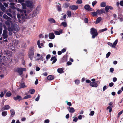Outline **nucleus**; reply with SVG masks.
Wrapping results in <instances>:
<instances>
[{
    "instance_id": "obj_1",
    "label": "nucleus",
    "mask_w": 123,
    "mask_h": 123,
    "mask_svg": "<svg viewBox=\"0 0 123 123\" xmlns=\"http://www.w3.org/2000/svg\"><path fill=\"white\" fill-rule=\"evenodd\" d=\"M8 31H10L15 30L16 31H18L19 30V28L18 25L14 23H12L11 28L9 27L8 28Z\"/></svg>"
},
{
    "instance_id": "obj_2",
    "label": "nucleus",
    "mask_w": 123,
    "mask_h": 123,
    "mask_svg": "<svg viewBox=\"0 0 123 123\" xmlns=\"http://www.w3.org/2000/svg\"><path fill=\"white\" fill-rule=\"evenodd\" d=\"M90 33L92 35V38H94L98 34V33L96 29L93 28H91Z\"/></svg>"
},
{
    "instance_id": "obj_3",
    "label": "nucleus",
    "mask_w": 123,
    "mask_h": 123,
    "mask_svg": "<svg viewBox=\"0 0 123 123\" xmlns=\"http://www.w3.org/2000/svg\"><path fill=\"white\" fill-rule=\"evenodd\" d=\"M25 3L26 6L30 8H32L34 7V4L33 2L30 0H27L25 1Z\"/></svg>"
},
{
    "instance_id": "obj_4",
    "label": "nucleus",
    "mask_w": 123,
    "mask_h": 123,
    "mask_svg": "<svg viewBox=\"0 0 123 123\" xmlns=\"http://www.w3.org/2000/svg\"><path fill=\"white\" fill-rule=\"evenodd\" d=\"M34 49L33 48H32L30 49L29 51V56L31 60H32L33 58L34 54Z\"/></svg>"
},
{
    "instance_id": "obj_5",
    "label": "nucleus",
    "mask_w": 123,
    "mask_h": 123,
    "mask_svg": "<svg viewBox=\"0 0 123 123\" xmlns=\"http://www.w3.org/2000/svg\"><path fill=\"white\" fill-rule=\"evenodd\" d=\"M26 69L25 68H17L15 71L18 73L19 74L21 75L23 74V71H25Z\"/></svg>"
},
{
    "instance_id": "obj_6",
    "label": "nucleus",
    "mask_w": 123,
    "mask_h": 123,
    "mask_svg": "<svg viewBox=\"0 0 123 123\" xmlns=\"http://www.w3.org/2000/svg\"><path fill=\"white\" fill-rule=\"evenodd\" d=\"M117 42L118 40L117 39L116 40L113 44L110 42H108L107 43V44L112 48H115L116 45L117 44Z\"/></svg>"
},
{
    "instance_id": "obj_7",
    "label": "nucleus",
    "mask_w": 123,
    "mask_h": 123,
    "mask_svg": "<svg viewBox=\"0 0 123 123\" xmlns=\"http://www.w3.org/2000/svg\"><path fill=\"white\" fill-rule=\"evenodd\" d=\"M10 108V106L8 105H5L1 109L2 111L5 110H7L9 109Z\"/></svg>"
},
{
    "instance_id": "obj_8",
    "label": "nucleus",
    "mask_w": 123,
    "mask_h": 123,
    "mask_svg": "<svg viewBox=\"0 0 123 123\" xmlns=\"http://www.w3.org/2000/svg\"><path fill=\"white\" fill-rule=\"evenodd\" d=\"M113 8L112 6H105V10L106 12H108L109 9L112 10Z\"/></svg>"
},
{
    "instance_id": "obj_9",
    "label": "nucleus",
    "mask_w": 123,
    "mask_h": 123,
    "mask_svg": "<svg viewBox=\"0 0 123 123\" xmlns=\"http://www.w3.org/2000/svg\"><path fill=\"white\" fill-rule=\"evenodd\" d=\"M49 39H53L55 37V36L53 33H50L49 35Z\"/></svg>"
},
{
    "instance_id": "obj_10",
    "label": "nucleus",
    "mask_w": 123,
    "mask_h": 123,
    "mask_svg": "<svg viewBox=\"0 0 123 123\" xmlns=\"http://www.w3.org/2000/svg\"><path fill=\"white\" fill-rule=\"evenodd\" d=\"M7 31L6 29L4 30L3 31V35L4 39L6 38L7 37V35L6 34Z\"/></svg>"
},
{
    "instance_id": "obj_11",
    "label": "nucleus",
    "mask_w": 123,
    "mask_h": 123,
    "mask_svg": "<svg viewBox=\"0 0 123 123\" xmlns=\"http://www.w3.org/2000/svg\"><path fill=\"white\" fill-rule=\"evenodd\" d=\"M54 32L55 35H59L62 33V30L61 29L59 31H54Z\"/></svg>"
},
{
    "instance_id": "obj_12",
    "label": "nucleus",
    "mask_w": 123,
    "mask_h": 123,
    "mask_svg": "<svg viewBox=\"0 0 123 123\" xmlns=\"http://www.w3.org/2000/svg\"><path fill=\"white\" fill-rule=\"evenodd\" d=\"M68 109L70 113H73L75 111L73 107H69L68 108Z\"/></svg>"
},
{
    "instance_id": "obj_13",
    "label": "nucleus",
    "mask_w": 123,
    "mask_h": 123,
    "mask_svg": "<svg viewBox=\"0 0 123 123\" xmlns=\"http://www.w3.org/2000/svg\"><path fill=\"white\" fill-rule=\"evenodd\" d=\"M90 85L93 87H97L98 86L97 84L95 82H91L90 84Z\"/></svg>"
},
{
    "instance_id": "obj_14",
    "label": "nucleus",
    "mask_w": 123,
    "mask_h": 123,
    "mask_svg": "<svg viewBox=\"0 0 123 123\" xmlns=\"http://www.w3.org/2000/svg\"><path fill=\"white\" fill-rule=\"evenodd\" d=\"M69 8L72 10H76L78 9V6L75 5H73L70 6Z\"/></svg>"
},
{
    "instance_id": "obj_15",
    "label": "nucleus",
    "mask_w": 123,
    "mask_h": 123,
    "mask_svg": "<svg viewBox=\"0 0 123 123\" xmlns=\"http://www.w3.org/2000/svg\"><path fill=\"white\" fill-rule=\"evenodd\" d=\"M84 8L88 11H91L92 10V9L90 8L89 5H86L84 6Z\"/></svg>"
},
{
    "instance_id": "obj_16",
    "label": "nucleus",
    "mask_w": 123,
    "mask_h": 123,
    "mask_svg": "<svg viewBox=\"0 0 123 123\" xmlns=\"http://www.w3.org/2000/svg\"><path fill=\"white\" fill-rule=\"evenodd\" d=\"M4 18L6 19L7 21H10L11 20V18L8 17L6 15L4 14L3 16Z\"/></svg>"
},
{
    "instance_id": "obj_17",
    "label": "nucleus",
    "mask_w": 123,
    "mask_h": 123,
    "mask_svg": "<svg viewBox=\"0 0 123 123\" xmlns=\"http://www.w3.org/2000/svg\"><path fill=\"white\" fill-rule=\"evenodd\" d=\"M14 99L15 100H20L22 99V98L20 96H17L16 97H14Z\"/></svg>"
},
{
    "instance_id": "obj_18",
    "label": "nucleus",
    "mask_w": 123,
    "mask_h": 123,
    "mask_svg": "<svg viewBox=\"0 0 123 123\" xmlns=\"http://www.w3.org/2000/svg\"><path fill=\"white\" fill-rule=\"evenodd\" d=\"M10 23H11V25L12 24V21H6V22L5 24L6 25L8 26V28L9 27H11L10 26Z\"/></svg>"
},
{
    "instance_id": "obj_19",
    "label": "nucleus",
    "mask_w": 123,
    "mask_h": 123,
    "mask_svg": "<svg viewBox=\"0 0 123 123\" xmlns=\"http://www.w3.org/2000/svg\"><path fill=\"white\" fill-rule=\"evenodd\" d=\"M57 71L60 74H62L64 72V71H63V69L61 68H58L57 70Z\"/></svg>"
},
{
    "instance_id": "obj_20",
    "label": "nucleus",
    "mask_w": 123,
    "mask_h": 123,
    "mask_svg": "<svg viewBox=\"0 0 123 123\" xmlns=\"http://www.w3.org/2000/svg\"><path fill=\"white\" fill-rule=\"evenodd\" d=\"M49 21L51 23H55V20L53 18H50L48 19Z\"/></svg>"
},
{
    "instance_id": "obj_21",
    "label": "nucleus",
    "mask_w": 123,
    "mask_h": 123,
    "mask_svg": "<svg viewBox=\"0 0 123 123\" xmlns=\"http://www.w3.org/2000/svg\"><path fill=\"white\" fill-rule=\"evenodd\" d=\"M50 60L51 61H53L52 63L53 64L55 63L56 62V61L57 59L55 58V57H51Z\"/></svg>"
},
{
    "instance_id": "obj_22",
    "label": "nucleus",
    "mask_w": 123,
    "mask_h": 123,
    "mask_svg": "<svg viewBox=\"0 0 123 123\" xmlns=\"http://www.w3.org/2000/svg\"><path fill=\"white\" fill-rule=\"evenodd\" d=\"M47 78L48 80H53L54 78V77L51 75H49L47 77Z\"/></svg>"
},
{
    "instance_id": "obj_23",
    "label": "nucleus",
    "mask_w": 123,
    "mask_h": 123,
    "mask_svg": "<svg viewBox=\"0 0 123 123\" xmlns=\"http://www.w3.org/2000/svg\"><path fill=\"white\" fill-rule=\"evenodd\" d=\"M19 42L18 41H15L13 42V44L14 45V46H17L18 45L19 43Z\"/></svg>"
},
{
    "instance_id": "obj_24",
    "label": "nucleus",
    "mask_w": 123,
    "mask_h": 123,
    "mask_svg": "<svg viewBox=\"0 0 123 123\" xmlns=\"http://www.w3.org/2000/svg\"><path fill=\"white\" fill-rule=\"evenodd\" d=\"M106 3L105 2H102L100 4V6L102 7H104L106 6Z\"/></svg>"
},
{
    "instance_id": "obj_25",
    "label": "nucleus",
    "mask_w": 123,
    "mask_h": 123,
    "mask_svg": "<svg viewBox=\"0 0 123 123\" xmlns=\"http://www.w3.org/2000/svg\"><path fill=\"white\" fill-rule=\"evenodd\" d=\"M38 13V12L36 11L34 12L32 15V18H34L36 17Z\"/></svg>"
},
{
    "instance_id": "obj_26",
    "label": "nucleus",
    "mask_w": 123,
    "mask_h": 123,
    "mask_svg": "<svg viewBox=\"0 0 123 123\" xmlns=\"http://www.w3.org/2000/svg\"><path fill=\"white\" fill-rule=\"evenodd\" d=\"M61 25H62L64 27H65L67 26V24L66 22H63L61 23V25L60 26H61Z\"/></svg>"
},
{
    "instance_id": "obj_27",
    "label": "nucleus",
    "mask_w": 123,
    "mask_h": 123,
    "mask_svg": "<svg viewBox=\"0 0 123 123\" xmlns=\"http://www.w3.org/2000/svg\"><path fill=\"white\" fill-rule=\"evenodd\" d=\"M101 20V18L100 17L98 18L97 19L96 21L95 22L96 24H98L99 23Z\"/></svg>"
},
{
    "instance_id": "obj_28",
    "label": "nucleus",
    "mask_w": 123,
    "mask_h": 123,
    "mask_svg": "<svg viewBox=\"0 0 123 123\" xmlns=\"http://www.w3.org/2000/svg\"><path fill=\"white\" fill-rule=\"evenodd\" d=\"M7 114V111H5L2 112V115L3 117L6 116Z\"/></svg>"
},
{
    "instance_id": "obj_29",
    "label": "nucleus",
    "mask_w": 123,
    "mask_h": 123,
    "mask_svg": "<svg viewBox=\"0 0 123 123\" xmlns=\"http://www.w3.org/2000/svg\"><path fill=\"white\" fill-rule=\"evenodd\" d=\"M29 93L31 94H33L35 92V90L31 89V90H30L29 91Z\"/></svg>"
},
{
    "instance_id": "obj_30",
    "label": "nucleus",
    "mask_w": 123,
    "mask_h": 123,
    "mask_svg": "<svg viewBox=\"0 0 123 123\" xmlns=\"http://www.w3.org/2000/svg\"><path fill=\"white\" fill-rule=\"evenodd\" d=\"M31 95H27L24 97L23 98V99H26L29 98H31Z\"/></svg>"
},
{
    "instance_id": "obj_31",
    "label": "nucleus",
    "mask_w": 123,
    "mask_h": 123,
    "mask_svg": "<svg viewBox=\"0 0 123 123\" xmlns=\"http://www.w3.org/2000/svg\"><path fill=\"white\" fill-rule=\"evenodd\" d=\"M67 14L69 17H70L71 15V13L70 11H68L67 12Z\"/></svg>"
},
{
    "instance_id": "obj_32",
    "label": "nucleus",
    "mask_w": 123,
    "mask_h": 123,
    "mask_svg": "<svg viewBox=\"0 0 123 123\" xmlns=\"http://www.w3.org/2000/svg\"><path fill=\"white\" fill-rule=\"evenodd\" d=\"M91 14L92 16L93 17L96 16L97 15V12H91Z\"/></svg>"
},
{
    "instance_id": "obj_33",
    "label": "nucleus",
    "mask_w": 123,
    "mask_h": 123,
    "mask_svg": "<svg viewBox=\"0 0 123 123\" xmlns=\"http://www.w3.org/2000/svg\"><path fill=\"white\" fill-rule=\"evenodd\" d=\"M21 5L22 6V8L24 9H25L26 8V4H25L24 3H22Z\"/></svg>"
},
{
    "instance_id": "obj_34",
    "label": "nucleus",
    "mask_w": 123,
    "mask_h": 123,
    "mask_svg": "<svg viewBox=\"0 0 123 123\" xmlns=\"http://www.w3.org/2000/svg\"><path fill=\"white\" fill-rule=\"evenodd\" d=\"M11 114V115H14L15 114L14 110L13 109L10 110Z\"/></svg>"
},
{
    "instance_id": "obj_35",
    "label": "nucleus",
    "mask_w": 123,
    "mask_h": 123,
    "mask_svg": "<svg viewBox=\"0 0 123 123\" xmlns=\"http://www.w3.org/2000/svg\"><path fill=\"white\" fill-rule=\"evenodd\" d=\"M45 55L44 53L43 54H42L41 56V57L40 58V59L42 61H43L44 59L43 58V57H44L45 56Z\"/></svg>"
},
{
    "instance_id": "obj_36",
    "label": "nucleus",
    "mask_w": 123,
    "mask_h": 123,
    "mask_svg": "<svg viewBox=\"0 0 123 123\" xmlns=\"http://www.w3.org/2000/svg\"><path fill=\"white\" fill-rule=\"evenodd\" d=\"M12 95L11 93L10 92L6 93V95L7 96L9 97L10 96Z\"/></svg>"
},
{
    "instance_id": "obj_37",
    "label": "nucleus",
    "mask_w": 123,
    "mask_h": 123,
    "mask_svg": "<svg viewBox=\"0 0 123 123\" xmlns=\"http://www.w3.org/2000/svg\"><path fill=\"white\" fill-rule=\"evenodd\" d=\"M20 86L22 88L26 87V86L25 85V84L24 83H22L21 84Z\"/></svg>"
},
{
    "instance_id": "obj_38",
    "label": "nucleus",
    "mask_w": 123,
    "mask_h": 123,
    "mask_svg": "<svg viewBox=\"0 0 123 123\" xmlns=\"http://www.w3.org/2000/svg\"><path fill=\"white\" fill-rule=\"evenodd\" d=\"M107 110L108 109L109 110V111L110 112H111L112 110V109L111 108V107L110 106L108 107L107 108Z\"/></svg>"
},
{
    "instance_id": "obj_39",
    "label": "nucleus",
    "mask_w": 123,
    "mask_h": 123,
    "mask_svg": "<svg viewBox=\"0 0 123 123\" xmlns=\"http://www.w3.org/2000/svg\"><path fill=\"white\" fill-rule=\"evenodd\" d=\"M76 2L78 4H81L82 3V0H77Z\"/></svg>"
},
{
    "instance_id": "obj_40",
    "label": "nucleus",
    "mask_w": 123,
    "mask_h": 123,
    "mask_svg": "<svg viewBox=\"0 0 123 123\" xmlns=\"http://www.w3.org/2000/svg\"><path fill=\"white\" fill-rule=\"evenodd\" d=\"M75 83L76 84L78 85L80 83V81L78 80H76L75 81Z\"/></svg>"
},
{
    "instance_id": "obj_41",
    "label": "nucleus",
    "mask_w": 123,
    "mask_h": 123,
    "mask_svg": "<svg viewBox=\"0 0 123 123\" xmlns=\"http://www.w3.org/2000/svg\"><path fill=\"white\" fill-rule=\"evenodd\" d=\"M107 30V28H105L104 29H102L101 30H100L99 31L100 32H103L104 31H106Z\"/></svg>"
},
{
    "instance_id": "obj_42",
    "label": "nucleus",
    "mask_w": 123,
    "mask_h": 123,
    "mask_svg": "<svg viewBox=\"0 0 123 123\" xmlns=\"http://www.w3.org/2000/svg\"><path fill=\"white\" fill-rule=\"evenodd\" d=\"M97 2L95 0L93 1L92 2V6H94V5H96L97 3Z\"/></svg>"
},
{
    "instance_id": "obj_43",
    "label": "nucleus",
    "mask_w": 123,
    "mask_h": 123,
    "mask_svg": "<svg viewBox=\"0 0 123 123\" xmlns=\"http://www.w3.org/2000/svg\"><path fill=\"white\" fill-rule=\"evenodd\" d=\"M2 10V11H4L6 9V8L4 7V6H1L0 8Z\"/></svg>"
},
{
    "instance_id": "obj_44",
    "label": "nucleus",
    "mask_w": 123,
    "mask_h": 123,
    "mask_svg": "<svg viewBox=\"0 0 123 123\" xmlns=\"http://www.w3.org/2000/svg\"><path fill=\"white\" fill-rule=\"evenodd\" d=\"M111 54V52H108V53L106 54V58H108L109 56Z\"/></svg>"
},
{
    "instance_id": "obj_45",
    "label": "nucleus",
    "mask_w": 123,
    "mask_h": 123,
    "mask_svg": "<svg viewBox=\"0 0 123 123\" xmlns=\"http://www.w3.org/2000/svg\"><path fill=\"white\" fill-rule=\"evenodd\" d=\"M40 97V96L38 94V96H37V98H36L35 99V100L37 101H38Z\"/></svg>"
},
{
    "instance_id": "obj_46",
    "label": "nucleus",
    "mask_w": 123,
    "mask_h": 123,
    "mask_svg": "<svg viewBox=\"0 0 123 123\" xmlns=\"http://www.w3.org/2000/svg\"><path fill=\"white\" fill-rule=\"evenodd\" d=\"M97 12V13L98 14H101V12L100 10H99V9H98L96 11Z\"/></svg>"
},
{
    "instance_id": "obj_47",
    "label": "nucleus",
    "mask_w": 123,
    "mask_h": 123,
    "mask_svg": "<svg viewBox=\"0 0 123 123\" xmlns=\"http://www.w3.org/2000/svg\"><path fill=\"white\" fill-rule=\"evenodd\" d=\"M50 57V55H47L46 56V59L48 60Z\"/></svg>"
},
{
    "instance_id": "obj_48",
    "label": "nucleus",
    "mask_w": 123,
    "mask_h": 123,
    "mask_svg": "<svg viewBox=\"0 0 123 123\" xmlns=\"http://www.w3.org/2000/svg\"><path fill=\"white\" fill-rule=\"evenodd\" d=\"M94 112L93 111H91L90 114H89V115H91L92 116L94 115Z\"/></svg>"
},
{
    "instance_id": "obj_49",
    "label": "nucleus",
    "mask_w": 123,
    "mask_h": 123,
    "mask_svg": "<svg viewBox=\"0 0 123 123\" xmlns=\"http://www.w3.org/2000/svg\"><path fill=\"white\" fill-rule=\"evenodd\" d=\"M49 45L50 47H52L53 46V44L51 43H49Z\"/></svg>"
},
{
    "instance_id": "obj_50",
    "label": "nucleus",
    "mask_w": 123,
    "mask_h": 123,
    "mask_svg": "<svg viewBox=\"0 0 123 123\" xmlns=\"http://www.w3.org/2000/svg\"><path fill=\"white\" fill-rule=\"evenodd\" d=\"M84 22L85 23H87L88 22V20L87 18H85L84 20Z\"/></svg>"
},
{
    "instance_id": "obj_51",
    "label": "nucleus",
    "mask_w": 123,
    "mask_h": 123,
    "mask_svg": "<svg viewBox=\"0 0 123 123\" xmlns=\"http://www.w3.org/2000/svg\"><path fill=\"white\" fill-rule=\"evenodd\" d=\"M17 17L18 18V19L19 20L21 18V17H22L19 14H18L17 15Z\"/></svg>"
},
{
    "instance_id": "obj_52",
    "label": "nucleus",
    "mask_w": 123,
    "mask_h": 123,
    "mask_svg": "<svg viewBox=\"0 0 123 123\" xmlns=\"http://www.w3.org/2000/svg\"><path fill=\"white\" fill-rule=\"evenodd\" d=\"M40 41L39 40H38L37 42V44L38 46V47L40 48H41V46L40 45Z\"/></svg>"
},
{
    "instance_id": "obj_53",
    "label": "nucleus",
    "mask_w": 123,
    "mask_h": 123,
    "mask_svg": "<svg viewBox=\"0 0 123 123\" xmlns=\"http://www.w3.org/2000/svg\"><path fill=\"white\" fill-rule=\"evenodd\" d=\"M110 70L111 72L112 73L114 71V69L113 68H110Z\"/></svg>"
},
{
    "instance_id": "obj_54",
    "label": "nucleus",
    "mask_w": 123,
    "mask_h": 123,
    "mask_svg": "<svg viewBox=\"0 0 123 123\" xmlns=\"http://www.w3.org/2000/svg\"><path fill=\"white\" fill-rule=\"evenodd\" d=\"M24 0H18V2L20 3H23L22 2H24Z\"/></svg>"
},
{
    "instance_id": "obj_55",
    "label": "nucleus",
    "mask_w": 123,
    "mask_h": 123,
    "mask_svg": "<svg viewBox=\"0 0 123 123\" xmlns=\"http://www.w3.org/2000/svg\"><path fill=\"white\" fill-rule=\"evenodd\" d=\"M114 84L113 82H111L109 83V86L110 87L112 86Z\"/></svg>"
},
{
    "instance_id": "obj_56",
    "label": "nucleus",
    "mask_w": 123,
    "mask_h": 123,
    "mask_svg": "<svg viewBox=\"0 0 123 123\" xmlns=\"http://www.w3.org/2000/svg\"><path fill=\"white\" fill-rule=\"evenodd\" d=\"M78 120V118L77 117L75 118L73 120V121L75 122H76Z\"/></svg>"
},
{
    "instance_id": "obj_57",
    "label": "nucleus",
    "mask_w": 123,
    "mask_h": 123,
    "mask_svg": "<svg viewBox=\"0 0 123 123\" xmlns=\"http://www.w3.org/2000/svg\"><path fill=\"white\" fill-rule=\"evenodd\" d=\"M66 102L67 103V105L69 106H71L72 105V104L70 102H68L67 101Z\"/></svg>"
},
{
    "instance_id": "obj_58",
    "label": "nucleus",
    "mask_w": 123,
    "mask_h": 123,
    "mask_svg": "<svg viewBox=\"0 0 123 123\" xmlns=\"http://www.w3.org/2000/svg\"><path fill=\"white\" fill-rule=\"evenodd\" d=\"M123 111H121L118 113V117H119L120 115L122 114L123 112Z\"/></svg>"
},
{
    "instance_id": "obj_59",
    "label": "nucleus",
    "mask_w": 123,
    "mask_h": 123,
    "mask_svg": "<svg viewBox=\"0 0 123 123\" xmlns=\"http://www.w3.org/2000/svg\"><path fill=\"white\" fill-rule=\"evenodd\" d=\"M117 80V78L116 77H114L113 79V81L114 82H115Z\"/></svg>"
},
{
    "instance_id": "obj_60",
    "label": "nucleus",
    "mask_w": 123,
    "mask_h": 123,
    "mask_svg": "<svg viewBox=\"0 0 123 123\" xmlns=\"http://www.w3.org/2000/svg\"><path fill=\"white\" fill-rule=\"evenodd\" d=\"M120 4L121 6H123V0L120 2Z\"/></svg>"
},
{
    "instance_id": "obj_61",
    "label": "nucleus",
    "mask_w": 123,
    "mask_h": 123,
    "mask_svg": "<svg viewBox=\"0 0 123 123\" xmlns=\"http://www.w3.org/2000/svg\"><path fill=\"white\" fill-rule=\"evenodd\" d=\"M49 122V120L48 119L45 120L44 121V122L45 123H48Z\"/></svg>"
},
{
    "instance_id": "obj_62",
    "label": "nucleus",
    "mask_w": 123,
    "mask_h": 123,
    "mask_svg": "<svg viewBox=\"0 0 123 123\" xmlns=\"http://www.w3.org/2000/svg\"><path fill=\"white\" fill-rule=\"evenodd\" d=\"M106 89V86H104L103 88V91H104Z\"/></svg>"
},
{
    "instance_id": "obj_63",
    "label": "nucleus",
    "mask_w": 123,
    "mask_h": 123,
    "mask_svg": "<svg viewBox=\"0 0 123 123\" xmlns=\"http://www.w3.org/2000/svg\"><path fill=\"white\" fill-rule=\"evenodd\" d=\"M4 96V94L2 92H1L0 94V96L1 97H3Z\"/></svg>"
},
{
    "instance_id": "obj_64",
    "label": "nucleus",
    "mask_w": 123,
    "mask_h": 123,
    "mask_svg": "<svg viewBox=\"0 0 123 123\" xmlns=\"http://www.w3.org/2000/svg\"><path fill=\"white\" fill-rule=\"evenodd\" d=\"M40 70V68H39L38 67H36V70L37 71H39Z\"/></svg>"
}]
</instances>
